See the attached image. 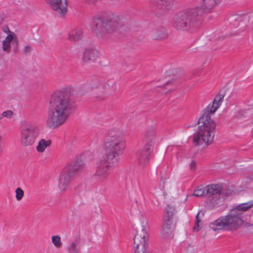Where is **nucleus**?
Masks as SVG:
<instances>
[{"label": "nucleus", "mask_w": 253, "mask_h": 253, "mask_svg": "<svg viewBox=\"0 0 253 253\" xmlns=\"http://www.w3.org/2000/svg\"><path fill=\"white\" fill-rule=\"evenodd\" d=\"M145 227V225L143 224L137 229L133 243L135 253H145L146 245L148 237Z\"/></svg>", "instance_id": "obj_11"}, {"label": "nucleus", "mask_w": 253, "mask_h": 253, "mask_svg": "<svg viewBox=\"0 0 253 253\" xmlns=\"http://www.w3.org/2000/svg\"><path fill=\"white\" fill-rule=\"evenodd\" d=\"M72 87L64 88L52 93L49 101L46 126L54 129L63 124L71 113L74 105Z\"/></svg>", "instance_id": "obj_2"}, {"label": "nucleus", "mask_w": 253, "mask_h": 253, "mask_svg": "<svg viewBox=\"0 0 253 253\" xmlns=\"http://www.w3.org/2000/svg\"><path fill=\"white\" fill-rule=\"evenodd\" d=\"M51 141L50 140H45L44 139H41L37 146V150L39 152H43L46 148L50 145Z\"/></svg>", "instance_id": "obj_23"}, {"label": "nucleus", "mask_w": 253, "mask_h": 253, "mask_svg": "<svg viewBox=\"0 0 253 253\" xmlns=\"http://www.w3.org/2000/svg\"><path fill=\"white\" fill-rule=\"evenodd\" d=\"M24 196V191L19 187L17 188V200H21Z\"/></svg>", "instance_id": "obj_30"}, {"label": "nucleus", "mask_w": 253, "mask_h": 253, "mask_svg": "<svg viewBox=\"0 0 253 253\" xmlns=\"http://www.w3.org/2000/svg\"><path fill=\"white\" fill-rule=\"evenodd\" d=\"M173 222L164 219V222L161 229V235L164 238L170 237L172 235V225Z\"/></svg>", "instance_id": "obj_17"}, {"label": "nucleus", "mask_w": 253, "mask_h": 253, "mask_svg": "<svg viewBox=\"0 0 253 253\" xmlns=\"http://www.w3.org/2000/svg\"><path fill=\"white\" fill-rule=\"evenodd\" d=\"M253 206V201L238 205L227 215L222 216L211 222L210 227L214 231L225 230L233 231L239 228L244 222V211Z\"/></svg>", "instance_id": "obj_4"}, {"label": "nucleus", "mask_w": 253, "mask_h": 253, "mask_svg": "<svg viewBox=\"0 0 253 253\" xmlns=\"http://www.w3.org/2000/svg\"><path fill=\"white\" fill-rule=\"evenodd\" d=\"M98 56V51L92 48H86L83 52L82 61L84 63L94 62Z\"/></svg>", "instance_id": "obj_15"}, {"label": "nucleus", "mask_w": 253, "mask_h": 253, "mask_svg": "<svg viewBox=\"0 0 253 253\" xmlns=\"http://www.w3.org/2000/svg\"><path fill=\"white\" fill-rule=\"evenodd\" d=\"M70 55V50L68 48H64L61 50L60 59L62 62L68 61V57Z\"/></svg>", "instance_id": "obj_25"}, {"label": "nucleus", "mask_w": 253, "mask_h": 253, "mask_svg": "<svg viewBox=\"0 0 253 253\" xmlns=\"http://www.w3.org/2000/svg\"><path fill=\"white\" fill-rule=\"evenodd\" d=\"M154 10L158 16L163 14L172 7L173 0H150Z\"/></svg>", "instance_id": "obj_12"}, {"label": "nucleus", "mask_w": 253, "mask_h": 253, "mask_svg": "<svg viewBox=\"0 0 253 253\" xmlns=\"http://www.w3.org/2000/svg\"><path fill=\"white\" fill-rule=\"evenodd\" d=\"M224 94H217L214 98L212 104H210L203 111L201 116L199 118L197 124H202L198 127V130L193 135V142L197 145L202 144L203 142L209 145L214 140L216 124L211 118L219 106L221 104Z\"/></svg>", "instance_id": "obj_3"}, {"label": "nucleus", "mask_w": 253, "mask_h": 253, "mask_svg": "<svg viewBox=\"0 0 253 253\" xmlns=\"http://www.w3.org/2000/svg\"><path fill=\"white\" fill-rule=\"evenodd\" d=\"M156 133V129L153 126L148 127L146 130L143 148L136 153L137 162L140 167H145L149 163L155 143Z\"/></svg>", "instance_id": "obj_7"}, {"label": "nucleus", "mask_w": 253, "mask_h": 253, "mask_svg": "<svg viewBox=\"0 0 253 253\" xmlns=\"http://www.w3.org/2000/svg\"><path fill=\"white\" fill-rule=\"evenodd\" d=\"M50 7L60 16L66 14L67 9V1L65 0L63 3L62 0H44Z\"/></svg>", "instance_id": "obj_14"}, {"label": "nucleus", "mask_w": 253, "mask_h": 253, "mask_svg": "<svg viewBox=\"0 0 253 253\" xmlns=\"http://www.w3.org/2000/svg\"><path fill=\"white\" fill-rule=\"evenodd\" d=\"M166 212L164 215V220H170L173 222V219L176 212L174 207L171 205H168L165 208Z\"/></svg>", "instance_id": "obj_21"}, {"label": "nucleus", "mask_w": 253, "mask_h": 253, "mask_svg": "<svg viewBox=\"0 0 253 253\" xmlns=\"http://www.w3.org/2000/svg\"><path fill=\"white\" fill-rule=\"evenodd\" d=\"M171 84V81H168L165 84H164V85H167V84Z\"/></svg>", "instance_id": "obj_33"}, {"label": "nucleus", "mask_w": 253, "mask_h": 253, "mask_svg": "<svg viewBox=\"0 0 253 253\" xmlns=\"http://www.w3.org/2000/svg\"><path fill=\"white\" fill-rule=\"evenodd\" d=\"M92 23L95 26L94 34L99 38L107 37L122 27L124 22L119 15L109 13L99 17H94Z\"/></svg>", "instance_id": "obj_6"}, {"label": "nucleus", "mask_w": 253, "mask_h": 253, "mask_svg": "<svg viewBox=\"0 0 253 253\" xmlns=\"http://www.w3.org/2000/svg\"><path fill=\"white\" fill-rule=\"evenodd\" d=\"M32 50V47L30 45H25L23 48V52L25 54L29 53L31 52Z\"/></svg>", "instance_id": "obj_31"}, {"label": "nucleus", "mask_w": 253, "mask_h": 253, "mask_svg": "<svg viewBox=\"0 0 253 253\" xmlns=\"http://www.w3.org/2000/svg\"><path fill=\"white\" fill-rule=\"evenodd\" d=\"M222 190L221 186L219 184H211L205 187L201 185L194 190L193 195L196 197H207L209 203L214 205L217 204Z\"/></svg>", "instance_id": "obj_10"}, {"label": "nucleus", "mask_w": 253, "mask_h": 253, "mask_svg": "<svg viewBox=\"0 0 253 253\" xmlns=\"http://www.w3.org/2000/svg\"><path fill=\"white\" fill-rule=\"evenodd\" d=\"M3 117L2 115L1 116H0V120L2 119Z\"/></svg>", "instance_id": "obj_34"}, {"label": "nucleus", "mask_w": 253, "mask_h": 253, "mask_svg": "<svg viewBox=\"0 0 253 253\" xmlns=\"http://www.w3.org/2000/svg\"><path fill=\"white\" fill-rule=\"evenodd\" d=\"M14 37L8 35L6 36L5 39L2 42V49L3 52L8 53L10 52L11 49V42L13 40Z\"/></svg>", "instance_id": "obj_22"}, {"label": "nucleus", "mask_w": 253, "mask_h": 253, "mask_svg": "<svg viewBox=\"0 0 253 253\" xmlns=\"http://www.w3.org/2000/svg\"><path fill=\"white\" fill-rule=\"evenodd\" d=\"M202 13L199 8L180 11L173 19V26L179 30L193 32L201 25Z\"/></svg>", "instance_id": "obj_5"}, {"label": "nucleus", "mask_w": 253, "mask_h": 253, "mask_svg": "<svg viewBox=\"0 0 253 253\" xmlns=\"http://www.w3.org/2000/svg\"><path fill=\"white\" fill-rule=\"evenodd\" d=\"M220 0H202L201 7H197L203 11L202 17L207 13L210 12L211 10L217 4Z\"/></svg>", "instance_id": "obj_16"}, {"label": "nucleus", "mask_w": 253, "mask_h": 253, "mask_svg": "<svg viewBox=\"0 0 253 253\" xmlns=\"http://www.w3.org/2000/svg\"><path fill=\"white\" fill-rule=\"evenodd\" d=\"M196 163L195 161H192L190 165V169L193 171H194L196 169Z\"/></svg>", "instance_id": "obj_32"}, {"label": "nucleus", "mask_w": 253, "mask_h": 253, "mask_svg": "<svg viewBox=\"0 0 253 253\" xmlns=\"http://www.w3.org/2000/svg\"><path fill=\"white\" fill-rule=\"evenodd\" d=\"M200 213L198 212L196 216L195 225L193 227V230L198 231L200 229V225H202V221L199 218Z\"/></svg>", "instance_id": "obj_27"}, {"label": "nucleus", "mask_w": 253, "mask_h": 253, "mask_svg": "<svg viewBox=\"0 0 253 253\" xmlns=\"http://www.w3.org/2000/svg\"><path fill=\"white\" fill-rule=\"evenodd\" d=\"M79 242L80 240L76 239L70 243L68 247V250L70 253H79L80 250L77 248Z\"/></svg>", "instance_id": "obj_24"}, {"label": "nucleus", "mask_w": 253, "mask_h": 253, "mask_svg": "<svg viewBox=\"0 0 253 253\" xmlns=\"http://www.w3.org/2000/svg\"><path fill=\"white\" fill-rule=\"evenodd\" d=\"M83 31L80 29H75L71 30L68 34V39L71 42L80 41L83 37Z\"/></svg>", "instance_id": "obj_19"}, {"label": "nucleus", "mask_w": 253, "mask_h": 253, "mask_svg": "<svg viewBox=\"0 0 253 253\" xmlns=\"http://www.w3.org/2000/svg\"><path fill=\"white\" fill-rule=\"evenodd\" d=\"M51 241H52V244L57 248H59L62 246L61 237L59 235L52 236L51 237Z\"/></svg>", "instance_id": "obj_26"}, {"label": "nucleus", "mask_w": 253, "mask_h": 253, "mask_svg": "<svg viewBox=\"0 0 253 253\" xmlns=\"http://www.w3.org/2000/svg\"><path fill=\"white\" fill-rule=\"evenodd\" d=\"M92 88H98L104 91L109 87V84H106L102 79L93 80L90 84Z\"/></svg>", "instance_id": "obj_20"}, {"label": "nucleus", "mask_w": 253, "mask_h": 253, "mask_svg": "<svg viewBox=\"0 0 253 253\" xmlns=\"http://www.w3.org/2000/svg\"><path fill=\"white\" fill-rule=\"evenodd\" d=\"M250 19V16L246 14L234 15L229 18L230 24L235 28L240 27L242 31L248 25Z\"/></svg>", "instance_id": "obj_13"}, {"label": "nucleus", "mask_w": 253, "mask_h": 253, "mask_svg": "<svg viewBox=\"0 0 253 253\" xmlns=\"http://www.w3.org/2000/svg\"><path fill=\"white\" fill-rule=\"evenodd\" d=\"M105 155L95 165L94 176L101 181L107 179L111 169L117 165L120 156L126 148L124 134L121 130L113 129L110 130L104 141Z\"/></svg>", "instance_id": "obj_1"}, {"label": "nucleus", "mask_w": 253, "mask_h": 253, "mask_svg": "<svg viewBox=\"0 0 253 253\" xmlns=\"http://www.w3.org/2000/svg\"><path fill=\"white\" fill-rule=\"evenodd\" d=\"M2 115L3 117L7 119H11L14 115V112L11 110H7L4 111L2 113Z\"/></svg>", "instance_id": "obj_28"}, {"label": "nucleus", "mask_w": 253, "mask_h": 253, "mask_svg": "<svg viewBox=\"0 0 253 253\" xmlns=\"http://www.w3.org/2000/svg\"><path fill=\"white\" fill-rule=\"evenodd\" d=\"M1 31L5 33L6 36L10 35L11 36L14 37V34L10 31L7 26H3L1 28Z\"/></svg>", "instance_id": "obj_29"}, {"label": "nucleus", "mask_w": 253, "mask_h": 253, "mask_svg": "<svg viewBox=\"0 0 253 253\" xmlns=\"http://www.w3.org/2000/svg\"><path fill=\"white\" fill-rule=\"evenodd\" d=\"M20 142L22 145H32L40 133L39 126L30 122L22 121L19 123Z\"/></svg>", "instance_id": "obj_9"}, {"label": "nucleus", "mask_w": 253, "mask_h": 253, "mask_svg": "<svg viewBox=\"0 0 253 253\" xmlns=\"http://www.w3.org/2000/svg\"><path fill=\"white\" fill-rule=\"evenodd\" d=\"M84 167L82 160L78 159L73 161L61 171L59 178L58 186L60 189L65 191L74 177Z\"/></svg>", "instance_id": "obj_8"}, {"label": "nucleus", "mask_w": 253, "mask_h": 253, "mask_svg": "<svg viewBox=\"0 0 253 253\" xmlns=\"http://www.w3.org/2000/svg\"><path fill=\"white\" fill-rule=\"evenodd\" d=\"M168 33L166 28L162 27L157 28L153 33V38L156 40H163L167 38Z\"/></svg>", "instance_id": "obj_18"}]
</instances>
